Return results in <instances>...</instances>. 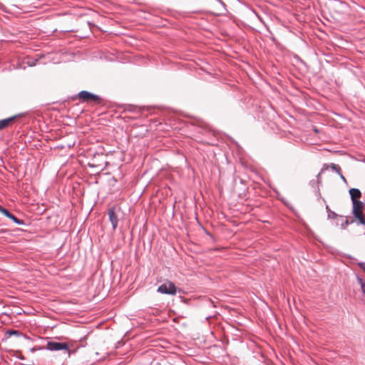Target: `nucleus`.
Segmentation results:
<instances>
[{
  "mask_svg": "<svg viewBox=\"0 0 365 365\" xmlns=\"http://www.w3.org/2000/svg\"><path fill=\"white\" fill-rule=\"evenodd\" d=\"M78 98L83 102L86 103H100L101 101L98 96L93 94L86 91H81L78 93Z\"/></svg>",
  "mask_w": 365,
  "mask_h": 365,
  "instance_id": "obj_1",
  "label": "nucleus"
},
{
  "mask_svg": "<svg viewBox=\"0 0 365 365\" xmlns=\"http://www.w3.org/2000/svg\"><path fill=\"white\" fill-rule=\"evenodd\" d=\"M353 203V213L354 217L361 223L365 224V218L363 215L362 210L364 208V203L359 200L352 202Z\"/></svg>",
  "mask_w": 365,
  "mask_h": 365,
  "instance_id": "obj_2",
  "label": "nucleus"
},
{
  "mask_svg": "<svg viewBox=\"0 0 365 365\" xmlns=\"http://www.w3.org/2000/svg\"><path fill=\"white\" fill-rule=\"evenodd\" d=\"M46 348L50 351H60L64 350L68 355H70L69 346L66 343H61L57 341H48Z\"/></svg>",
  "mask_w": 365,
  "mask_h": 365,
  "instance_id": "obj_3",
  "label": "nucleus"
},
{
  "mask_svg": "<svg viewBox=\"0 0 365 365\" xmlns=\"http://www.w3.org/2000/svg\"><path fill=\"white\" fill-rule=\"evenodd\" d=\"M158 292L162 294L175 295L176 294V287L173 282L168 281L161 284L158 288Z\"/></svg>",
  "mask_w": 365,
  "mask_h": 365,
  "instance_id": "obj_4",
  "label": "nucleus"
},
{
  "mask_svg": "<svg viewBox=\"0 0 365 365\" xmlns=\"http://www.w3.org/2000/svg\"><path fill=\"white\" fill-rule=\"evenodd\" d=\"M120 210V207H113L110 208L108 211V215H109V220L110 222L112 223L113 228L115 230L118 226V218L116 213V210Z\"/></svg>",
  "mask_w": 365,
  "mask_h": 365,
  "instance_id": "obj_5",
  "label": "nucleus"
},
{
  "mask_svg": "<svg viewBox=\"0 0 365 365\" xmlns=\"http://www.w3.org/2000/svg\"><path fill=\"white\" fill-rule=\"evenodd\" d=\"M0 212H1L4 215H5L9 218L11 219L16 223H17L19 225L23 224V222L21 220H19L14 215L10 213L6 209L2 207L1 206H0Z\"/></svg>",
  "mask_w": 365,
  "mask_h": 365,
  "instance_id": "obj_6",
  "label": "nucleus"
},
{
  "mask_svg": "<svg viewBox=\"0 0 365 365\" xmlns=\"http://www.w3.org/2000/svg\"><path fill=\"white\" fill-rule=\"evenodd\" d=\"M349 193H350L352 202L358 200V199L360 198L361 196V191L357 188L350 189Z\"/></svg>",
  "mask_w": 365,
  "mask_h": 365,
  "instance_id": "obj_7",
  "label": "nucleus"
},
{
  "mask_svg": "<svg viewBox=\"0 0 365 365\" xmlns=\"http://www.w3.org/2000/svg\"><path fill=\"white\" fill-rule=\"evenodd\" d=\"M358 265L365 272V262H359ZM357 281L361 286L362 292L365 294V281L360 277L357 278Z\"/></svg>",
  "mask_w": 365,
  "mask_h": 365,
  "instance_id": "obj_8",
  "label": "nucleus"
},
{
  "mask_svg": "<svg viewBox=\"0 0 365 365\" xmlns=\"http://www.w3.org/2000/svg\"><path fill=\"white\" fill-rule=\"evenodd\" d=\"M15 117H11L0 120V130L8 127L14 120Z\"/></svg>",
  "mask_w": 365,
  "mask_h": 365,
  "instance_id": "obj_9",
  "label": "nucleus"
},
{
  "mask_svg": "<svg viewBox=\"0 0 365 365\" xmlns=\"http://www.w3.org/2000/svg\"><path fill=\"white\" fill-rule=\"evenodd\" d=\"M6 333L9 336H11V335H17V336H19V331H16V330H8V331H6Z\"/></svg>",
  "mask_w": 365,
  "mask_h": 365,
  "instance_id": "obj_10",
  "label": "nucleus"
},
{
  "mask_svg": "<svg viewBox=\"0 0 365 365\" xmlns=\"http://www.w3.org/2000/svg\"><path fill=\"white\" fill-rule=\"evenodd\" d=\"M331 168L336 171H339V168L337 165L336 164H331Z\"/></svg>",
  "mask_w": 365,
  "mask_h": 365,
  "instance_id": "obj_11",
  "label": "nucleus"
}]
</instances>
